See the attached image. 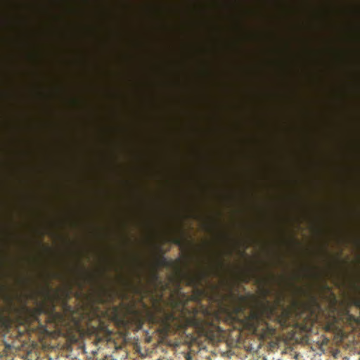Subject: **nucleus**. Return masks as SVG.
Wrapping results in <instances>:
<instances>
[{
    "label": "nucleus",
    "mask_w": 360,
    "mask_h": 360,
    "mask_svg": "<svg viewBox=\"0 0 360 360\" xmlns=\"http://www.w3.org/2000/svg\"><path fill=\"white\" fill-rule=\"evenodd\" d=\"M311 57H312V63L314 62V50L312 49L311 51Z\"/></svg>",
    "instance_id": "11"
},
{
    "label": "nucleus",
    "mask_w": 360,
    "mask_h": 360,
    "mask_svg": "<svg viewBox=\"0 0 360 360\" xmlns=\"http://www.w3.org/2000/svg\"><path fill=\"white\" fill-rule=\"evenodd\" d=\"M281 300L277 301L276 305L266 301L262 303L258 307L252 309L248 316V320L255 330H258L260 324L263 325L262 333L264 335H273L276 333V329L269 325L265 319H271L276 316L277 322L282 328L289 326H298L300 320L309 319V313L305 311L304 307L296 301L292 302L290 307H281L279 314H276V307L280 304Z\"/></svg>",
    "instance_id": "1"
},
{
    "label": "nucleus",
    "mask_w": 360,
    "mask_h": 360,
    "mask_svg": "<svg viewBox=\"0 0 360 360\" xmlns=\"http://www.w3.org/2000/svg\"><path fill=\"white\" fill-rule=\"evenodd\" d=\"M179 315L181 320L177 321L178 317L176 314L173 313H166L165 314L163 324L167 330H169L175 321H177L179 328H186L191 326L205 333L207 331V328L214 327V324L210 320V318L214 316L207 309H202L203 318L198 316V311L196 309L190 311L185 307H182Z\"/></svg>",
    "instance_id": "2"
},
{
    "label": "nucleus",
    "mask_w": 360,
    "mask_h": 360,
    "mask_svg": "<svg viewBox=\"0 0 360 360\" xmlns=\"http://www.w3.org/2000/svg\"><path fill=\"white\" fill-rule=\"evenodd\" d=\"M174 243L176 245H181V241L179 238H174Z\"/></svg>",
    "instance_id": "7"
},
{
    "label": "nucleus",
    "mask_w": 360,
    "mask_h": 360,
    "mask_svg": "<svg viewBox=\"0 0 360 360\" xmlns=\"http://www.w3.org/2000/svg\"><path fill=\"white\" fill-rule=\"evenodd\" d=\"M158 274L156 272L153 273V278L155 279V280H157L158 279Z\"/></svg>",
    "instance_id": "10"
},
{
    "label": "nucleus",
    "mask_w": 360,
    "mask_h": 360,
    "mask_svg": "<svg viewBox=\"0 0 360 360\" xmlns=\"http://www.w3.org/2000/svg\"><path fill=\"white\" fill-rule=\"evenodd\" d=\"M186 360H191V357L189 354H187L186 356Z\"/></svg>",
    "instance_id": "12"
},
{
    "label": "nucleus",
    "mask_w": 360,
    "mask_h": 360,
    "mask_svg": "<svg viewBox=\"0 0 360 360\" xmlns=\"http://www.w3.org/2000/svg\"><path fill=\"white\" fill-rule=\"evenodd\" d=\"M207 276H208V275H207V272H206V271H202V272H201V273L200 274V275H199V277L198 278V281H198V282H199V283H200V282H201V281H202L203 278H206Z\"/></svg>",
    "instance_id": "5"
},
{
    "label": "nucleus",
    "mask_w": 360,
    "mask_h": 360,
    "mask_svg": "<svg viewBox=\"0 0 360 360\" xmlns=\"http://www.w3.org/2000/svg\"><path fill=\"white\" fill-rule=\"evenodd\" d=\"M268 292H269V290H265V295H267V294H268Z\"/></svg>",
    "instance_id": "15"
},
{
    "label": "nucleus",
    "mask_w": 360,
    "mask_h": 360,
    "mask_svg": "<svg viewBox=\"0 0 360 360\" xmlns=\"http://www.w3.org/2000/svg\"><path fill=\"white\" fill-rule=\"evenodd\" d=\"M311 232H312V234H314V227L313 224H312V227H311Z\"/></svg>",
    "instance_id": "14"
},
{
    "label": "nucleus",
    "mask_w": 360,
    "mask_h": 360,
    "mask_svg": "<svg viewBox=\"0 0 360 360\" xmlns=\"http://www.w3.org/2000/svg\"><path fill=\"white\" fill-rule=\"evenodd\" d=\"M0 324L1 325L2 328H4V330L8 331L10 327V323L8 320L5 319H2L0 320Z\"/></svg>",
    "instance_id": "4"
},
{
    "label": "nucleus",
    "mask_w": 360,
    "mask_h": 360,
    "mask_svg": "<svg viewBox=\"0 0 360 360\" xmlns=\"http://www.w3.org/2000/svg\"><path fill=\"white\" fill-rule=\"evenodd\" d=\"M62 313L56 311L55 305L51 303L50 307L47 308L44 302L40 303L33 309L32 316L35 320L41 314H45L49 322L56 325L63 323L66 320L77 325L82 319L83 314L81 310L70 305L67 301L63 300L61 304Z\"/></svg>",
    "instance_id": "3"
},
{
    "label": "nucleus",
    "mask_w": 360,
    "mask_h": 360,
    "mask_svg": "<svg viewBox=\"0 0 360 360\" xmlns=\"http://www.w3.org/2000/svg\"><path fill=\"white\" fill-rule=\"evenodd\" d=\"M129 311H130V313H131L133 314H137V311L134 308L130 309Z\"/></svg>",
    "instance_id": "8"
},
{
    "label": "nucleus",
    "mask_w": 360,
    "mask_h": 360,
    "mask_svg": "<svg viewBox=\"0 0 360 360\" xmlns=\"http://www.w3.org/2000/svg\"><path fill=\"white\" fill-rule=\"evenodd\" d=\"M240 301H243V302L245 301V297L240 296Z\"/></svg>",
    "instance_id": "13"
},
{
    "label": "nucleus",
    "mask_w": 360,
    "mask_h": 360,
    "mask_svg": "<svg viewBox=\"0 0 360 360\" xmlns=\"http://www.w3.org/2000/svg\"><path fill=\"white\" fill-rule=\"evenodd\" d=\"M313 323H314V321L313 320H310V324L309 325L307 323H306V324L302 327L304 330H307L311 328V327L313 326Z\"/></svg>",
    "instance_id": "6"
},
{
    "label": "nucleus",
    "mask_w": 360,
    "mask_h": 360,
    "mask_svg": "<svg viewBox=\"0 0 360 360\" xmlns=\"http://www.w3.org/2000/svg\"><path fill=\"white\" fill-rule=\"evenodd\" d=\"M314 15H315V14H314V8L312 7V11H311V18H312V22H313V21H314ZM313 26H314V25H312V27H313Z\"/></svg>",
    "instance_id": "9"
}]
</instances>
